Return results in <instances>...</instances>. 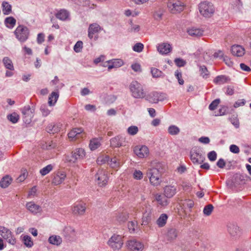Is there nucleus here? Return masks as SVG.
I'll list each match as a JSON object with an SVG mask.
<instances>
[{
    "instance_id": "1",
    "label": "nucleus",
    "mask_w": 251,
    "mask_h": 251,
    "mask_svg": "<svg viewBox=\"0 0 251 251\" xmlns=\"http://www.w3.org/2000/svg\"><path fill=\"white\" fill-rule=\"evenodd\" d=\"M161 164H156L155 166L149 168L146 175L149 178L151 184L154 186H159L161 182Z\"/></svg>"
},
{
    "instance_id": "2",
    "label": "nucleus",
    "mask_w": 251,
    "mask_h": 251,
    "mask_svg": "<svg viewBox=\"0 0 251 251\" xmlns=\"http://www.w3.org/2000/svg\"><path fill=\"white\" fill-rule=\"evenodd\" d=\"M205 153L199 147H193L190 151V159L195 165H200L205 160Z\"/></svg>"
},
{
    "instance_id": "3",
    "label": "nucleus",
    "mask_w": 251,
    "mask_h": 251,
    "mask_svg": "<svg viewBox=\"0 0 251 251\" xmlns=\"http://www.w3.org/2000/svg\"><path fill=\"white\" fill-rule=\"evenodd\" d=\"M129 89L133 97L136 99L144 98L146 95L143 85L137 81L131 82L129 85Z\"/></svg>"
},
{
    "instance_id": "4",
    "label": "nucleus",
    "mask_w": 251,
    "mask_h": 251,
    "mask_svg": "<svg viewBox=\"0 0 251 251\" xmlns=\"http://www.w3.org/2000/svg\"><path fill=\"white\" fill-rule=\"evenodd\" d=\"M16 38L21 43L25 42L30 36V30L25 25H19L14 31Z\"/></svg>"
},
{
    "instance_id": "5",
    "label": "nucleus",
    "mask_w": 251,
    "mask_h": 251,
    "mask_svg": "<svg viewBox=\"0 0 251 251\" xmlns=\"http://www.w3.org/2000/svg\"><path fill=\"white\" fill-rule=\"evenodd\" d=\"M86 155L85 151L82 148H78L72 151L71 156H66L65 160L70 163H75L77 160L83 159Z\"/></svg>"
},
{
    "instance_id": "6",
    "label": "nucleus",
    "mask_w": 251,
    "mask_h": 251,
    "mask_svg": "<svg viewBox=\"0 0 251 251\" xmlns=\"http://www.w3.org/2000/svg\"><path fill=\"white\" fill-rule=\"evenodd\" d=\"M199 11L204 17H209L214 13L215 9L211 3L203 1L199 4Z\"/></svg>"
},
{
    "instance_id": "7",
    "label": "nucleus",
    "mask_w": 251,
    "mask_h": 251,
    "mask_svg": "<svg viewBox=\"0 0 251 251\" xmlns=\"http://www.w3.org/2000/svg\"><path fill=\"white\" fill-rule=\"evenodd\" d=\"M107 244L113 251H118L123 245L122 237L120 235L114 234L108 240Z\"/></svg>"
},
{
    "instance_id": "8",
    "label": "nucleus",
    "mask_w": 251,
    "mask_h": 251,
    "mask_svg": "<svg viewBox=\"0 0 251 251\" xmlns=\"http://www.w3.org/2000/svg\"><path fill=\"white\" fill-rule=\"evenodd\" d=\"M0 235L9 244L12 245L16 244V238L11 230L7 227L0 226Z\"/></svg>"
},
{
    "instance_id": "9",
    "label": "nucleus",
    "mask_w": 251,
    "mask_h": 251,
    "mask_svg": "<svg viewBox=\"0 0 251 251\" xmlns=\"http://www.w3.org/2000/svg\"><path fill=\"white\" fill-rule=\"evenodd\" d=\"M167 6L172 13H175L182 11L184 9L185 5L180 0H170L167 3Z\"/></svg>"
},
{
    "instance_id": "10",
    "label": "nucleus",
    "mask_w": 251,
    "mask_h": 251,
    "mask_svg": "<svg viewBox=\"0 0 251 251\" xmlns=\"http://www.w3.org/2000/svg\"><path fill=\"white\" fill-rule=\"evenodd\" d=\"M126 246L130 251H142L144 248V244L136 239L128 240L126 243Z\"/></svg>"
},
{
    "instance_id": "11",
    "label": "nucleus",
    "mask_w": 251,
    "mask_h": 251,
    "mask_svg": "<svg viewBox=\"0 0 251 251\" xmlns=\"http://www.w3.org/2000/svg\"><path fill=\"white\" fill-rule=\"evenodd\" d=\"M21 111L24 122L27 124L30 123L34 116V109L31 108L29 105H26L21 109Z\"/></svg>"
},
{
    "instance_id": "12",
    "label": "nucleus",
    "mask_w": 251,
    "mask_h": 251,
    "mask_svg": "<svg viewBox=\"0 0 251 251\" xmlns=\"http://www.w3.org/2000/svg\"><path fill=\"white\" fill-rule=\"evenodd\" d=\"M95 177L97 180L98 184L100 186H104L108 182V173L103 169H99L95 176Z\"/></svg>"
},
{
    "instance_id": "13",
    "label": "nucleus",
    "mask_w": 251,
    "mask_h": 251,
    "mask_svg": "<svg viewBox=\"0 0 251 251\" xmlns=\"http://www.w3.org/2000/svg\"><path fill=\"white\" fill-rule=\"evenodd\" d=\"M149 152V148L145 145H137L134 149V153L140 158L147 157Z\"/></svg>"
},
{
    "instance_id": "14",
    "label": "nucleus",
    "mask_w": 251,
    "mask_h": 251,
    "mask_svg": "<svg viewBox=\"0 0 251 251\" xmlns=\"http://www.w3.org/2000/svg\"><path fill=\"white\" fill-rule=\"evenodd\" d=\"M86 203L83 201H78L74 203L72 211L75 215H82L86 211Z\"/></svg>"
},
{
    "instance_id": "15",
    "label": "nucleus",
    "mask_w": 251,
    "mask_h": 251,
    "mask_svg": "<svg viewBox=\"0 0 251 251\" xmlns=\"http://www.w3.org/2000/svg\"><path fill=\"white\" fill-rule=\"evenodd\" d=\"M166 99V95L162 93L154 92L151 93L148 97V100L151 102L156 103L159 101H163Z\"/></svg>"
},
{
    "instance_id": "16",
    "label": "nucleus",
    "mask_w": 251,
    "mask_h": 251,
    "mask_svg": "<svg viewBox=\"0 0 251 251\" xmlns=\"http://www.w3.org/2000/svg\"><path fill=\"white\" fill-rule=\"evenodd\" d=\"M177 192V187L175 185H167L163 188V194L167 198L173 197Z\"/></svg>"
},
{
    "instance_id": "17",
    "label": "nucleus",
    "mask_w": 251,
    "mask_h": 251,
    "mask_svg": "<svg viewBox=\"0 0 251 251\" xmlns=\"http://www.w3.org/2000/svg\"><path fill=\"white\" fill-rule=\"evenodd\" d=\"M110 142L112 148H119L126 145L125 138L120 135L111 138Z\"/></svg>"
},
{
    "instance_id": "18",
    "label": "nucleus",
    "mask_w": 251,
    "mask_h": 251,
    "mask_svg": "<svg viewBox=\"0 0 251 251\" xmlns=\"http://www.w3.org/2000/svg\"><path fill=\"white\" fill-rule=\"evenodd\" d=\"M26 208L33 214H37L42 211V208L40 206L36 204L33 201L28 202L26 203Z\"/></svg>"
},
{
    "instance_id": "19",
    "label": "nucleus",
    "mask_w": 251,
    "mask_h": 251,
    "mask_svg": "<svg viewBox=\"0 0 251 251\" xmlns=\"http://www.w3.org/2000/svg\"><path fill=\"white\" fill-rule=\"evenodd\" d=\"M158 51L162 54H167L172 50L171 45L167 43H162L157 46Z\"/></svg>"
},
{
    "instance_id": "20",
    "label": "nucleus",
    "mask_w": 251,
    "mask_h": 251,
    "mask_svg": "<svg viewBox=\"0 0 251 251\" xmlns=\"http://www.w3.org/2000/svg\"><path fill=\"white\" fill-rule=\"evenodd\" d=\"M122 164L123 162L120 156H115L111 158H109L108 165L111 168L118 169Z\"/></svg>"
},
{
    "instance_id": "21",
    "label": "nucleus",
    "mask_w": 251,
    "mask_h": 251,
    "mask_svg": "<svg viewBox=\"0 0 251 251\" xmlns=\"http://www.w3.org/2000/svg\"><path fill=\"white\" fill-rule=\"evenodd\" d=\"M106 65H104L105 67H107L108 71L111 70L113 68H117L122 66L123 64V61L121 59H113L109 60L105 62Z\"/></svg>"
},
{
    "instance_id": "22",
    "label": "nucleus",
    "mask_w": 251,
    "mask_h": 251,
    "mask_svg": "<svg viewBox=\"0 0 251 251\" xmlns=\"http://www.w3.org/2000/svg\"><path fill=\"white\" fill-rule=\"evenodd\" d=\"M66 177V174L64 172H58L53 178L52 183L55 185L61 184Z\"/></svg>"
},
{
    "instance_id": "23",
    "label": "nucleus",
    "mask_w": 251,
    "mask_h": 251,
    "mask_svg": "<svg viewBox=\"0 0 251 251\" xmlns=\"http://www.w3.org/2000/svg\"><path fill=\"white\" fill-rule=\"evenodd\" d=\"M100 30V26L97 24H92L89 25L88 28V37L90 39L94 37V34L98 33Z\"/></svg>"
},
{
    "instance_id": "24",
    "label": "nucleus",
    "mask_w": 251,
    "mask_h": 251,
    "mask_svg": "<svg viewBox=\"0 0 251 251\" xmlns=\"http://www.w3.org/2000/svg\"><path fill=\"white\" fill-rule=\"evenodd\" d=\"M231 50L233 55L239 57L242 56L245 52L244 48L240 45L232 46Z\"/></svg>"
},
{
    "instance_id": "25",
    "label": "nucleus",
    "mask_w": 251,
    "mask_h": 251,
    "mask_svg": "<svg viewBox=\"0 0 251 251\" xmlns=\"http://www.w3.org/2000/svg\"><path fill=\"white\" fill-rule=\"evenodd\" d=\"M177 236V232L175 228L169 229L166 233L165 238L168 242H172L175 240Z\"/></svg>"
},
{
    "instance_id": "26",
    "label": "nucleus",
    "mask_w": 251,
    "mask_h": 251,
    "mask_svg": "<svg viewBox=\"0 0 251 251\" xmlns=\"http://www.w3.org/2000/svg\"><path fill=\"white\" fill-rule=\"evenodd\" d=\"M230 80V78L225 75H219L213 79V83L216 85H222L228 82Z\"/></svg>"
},
{
    "instance_id": "27",
    "label": "nucleus",
    "mask_w": 251,
    "mask_h": 251,
    "mask_svg": "<svg viewBox=\"0 0 251 251\" xmlns=\"http://www.w3.org/2000/svg\"><path fill=\"white\" fill-rule=\"evenodd\" d=\"M61 125L60 123L51 124L49 125L47 128L46 130L50 133H55L59 132L61 129Z\"/></svg>"
},
{
    "instance_id": "28",
    "label": "nucleus",
    "mask_w": 251,
    "mask_h": 251,
    "mask_svg": "<svg viewBox=\"0 0 251 251\" xmlns=\"http://www.w3.org/2000/svg\"><path fill=\"white\" fill-rule=\"evenodd\" d=\"M48 242L51 245L59 246L62 244V239L60 236L52 235L49 238Z\"/></svg>"
},
{
    "instance_id": "29",
    "label": "nucleus",
    "mask_w": 251,
    "mask_h": 251,
    "mask_svg": "<svg viewBox=\"0 0 251 251\" xmlns=\"http://www.w3.org/2000/svg\"><path fill=\"white\" fill-rule=\"evenodd\" d=\"M228 231L230 235L234 237L239 236L241 231L239 227L236 225H231L228 227Z\"/></svg>"
},
{
    "instance_id": "30",
    "label": "nucleus",
    "mask_w": 251,
    "mask_h": 251,
    "mask_svg": "<svg viewBox=\"0 0 251 251\" xmlns=\"http://www.w3.org/2000/svg\"><path fill=\"white\" fill-rule=\"evenodd\" d=\"M203 30L200 28L192 27L187 29L188 34L192 37H200L203 34Z\"/></svg>"
},
{
    "instance_id": "31",
    "label": "nucleus",
    "mask_w": 251,
    "mask_h": 251,
    "mask_svg": "<svg viewBox=\"0 0 251 251\" xmlns=\"http://www.w3.org/2000/svg\"><path fill=\"white\" fill-rule=\"evenodd\" d=\"M155 199L158 203L162 206H166L169 204V201L165 197L161 194L157 193L154 195Z\"/></svg>"
},
{
    "instance_id": "32",
    "label": "nucleus",
    "mask_w": 251,
    "mask_h": 251,
    "mask_svg": "<svg viewBox=\"0 0 251 251\" xmlns=\"http://www.w3.org/2000/svg\"><path fill=\"white\" fill-rule=\"evenodd\" d=\"M100 138H93L91 139L89 143V148L91 151H94L99 148L101 145Z\"/></svg>"
},
{
    "instance_id": "33",
    "label": "nucleus",
    "mask_w": 251,
    "mask_h": 251,
    "mask_svg": "<svg viewBox=\"0 0 251 251\" xmlns=\"http://www.w3.org/2000/svg\"><path fill=\"white\" fill-rule=\"evenodd\" d=\"M12 177L9 175L3 176L0 181V186L3 188H6L9 186L12 181Z\"/></svg>"
},
{
    "instance_id": "34",
    "label": "nucleus",
    "mask_w": 251,
    "mask_h": 251,
    "mask_svg": "<svg viewBox=\"0 0 251 251\" xmlns=\"http://www.w3.org/2000/svg\"><path fill=\"white\" fill-rule=\"evenodd\" d=\"M59 98L58 92H52L49 97L48 104L50 106H54Z\"/></svg>"
},
{
    "instance_id": "35",
    "label": "nucleus",
    "mask_w": 251,
    "mask_h": 251,
    "mask_svg": "<svg viewBox=\"0 0 251 251\" xmlns=\"http://www.w3.org/2000/svg\"><path fill=\"white\" fill-rule=\"evenodd\" d=\"M64 235L68 238L74 237L75 235V231L71 226H66L63 231Z\"/></svg>"
},
{
    "instance_id": "36",
    "label": "nucleus",
    "mask_w": 251,
    "mask_h": 251,
    "mask_svg": "<svg viewBox=\"0 0 251 251\" xmlns=\"http://www.w3.org/2000/svg\"><path fill=\"white\" fill-rule=\"evenodd\" d=\"M168 217L166 214H162L156 221V224L159 227H162L166 224Z\"/></svg>"
},
{
    "instance_id": "37",
    "label": "nucleus",
    "mask_w": 251,
    "mask_h": 251,
    "mask_svg": "<svg viewBox=\"0 0 251 251\" xmlns=\"http://www.w3.org/2000/svg\"><path fill=\"white\" fill-rule=\"evenodd\" d=\"M83 129L81 128H75L71 130L68 134V137L73 139L75 137L78 138V136L82 133Z\"/></svg>"
},
{
    "instance_id": "38",
    "label": "nucleus",
    "mask_w": 251,
    "mask_h": 251,
    "mask_svg": "<svg viewBox=\"0 0 251 251\" xmlns=\"http://www.w3.org/2000/svg\"><path fill=\"white\" fill-rule=\"evenodd\" d=\"M16 23V20L13 17H7L4 20V24L5 26L10 29L13 28L15 25Z\"/></svg>"
},
{
    "instance_id": "39",
    "label": "nucleus",
    "mask_w": 251,
    "mask_h": 251,
    "mask_svg": "<svg viewBox=\"0 0 251 251\" xmlns=\"http://www.w3.org/2000/svg\"><path fill=\"white\" fill-rule=\"evenodd\" d=\"M56 17L62 21L67 20L69 16V13L68 11L64 9L60 10L56 15Z\"/></svg>"
},
{
    "instance_id": "40",
    "label": "nucleus",
    "mask_w": 251,
    "mask_h": 251,
    "mask_svg": "<svg viewBox=\"0 0 251 251\" xmlns=\"http://www.w3.org/2000/svg\"><path fill=\"white\" fill-rule=\"evenodd\" d=\"M22 237V242L26 247L30 248L33 246V242L30 236L25 235Z\"/></svg>"
},
{
    "instance_id": "41",
    "label": "nucleus",
    "mask_w": 251,
    "mask_h": 251,
    "mask_svg": "<svg viewBox=\"0 0 251 251\" xmlns=\"http://www.w3.org/2000/svg\"><path fill=\"white\" fill-rule=\"evenodd\" d=\"M5 67L10 71L14 70V66L11 60L7 57H5L2 60Z\"/></svg>"
},
{
    "instance_id": "42",
    "label": "nucleus",
    "mask_w": 251,
    "mask_h": 251,
    "mask_svg": "<svg viewBox=\"0 0 251 251\" xmlns=\"http://www.w3.org/2000/svg\"><path fill=\"white\" fill-rule=\"evenodd\" d=\"M2 12L4 15L9 14L12 11V6L7 2L4 1L2 3Z\"/></svg>"
},
{
    "instance_id": "43",
    "label": "nucleus",
    "mask_w": 251,
    "mask_h": 251,
    "mask_svg": "<svg viewBox=\"0 0 251 251\" xmlns=\"http://www.w3.org/2000/svg\"><path fill=\"white\" fill-rule=\"evenodd\" d=\"M7 119L13 124L17 123L20 119L19 115L16 112H13L7 116Z\"/></svg>"
},
{
    "instance_id": "44",
    "label": "nucleus",
    "mask_w": 251,
    "mask_h": 251,
    "mask_svg": "<svg viewBox=\"0 0 251 251\" xmlns=\"http://www.w3.org/2000/svg\"><path fill=\"white\" fill-rule=\"evenodd\" d=\"M168 133L171 135H176L180 132V129L175 125H171L168 128Z\"/></svg>"
},
{
    "instance_id": "45",
    "label": "nucleus",
    "mask_w": 251,
    "mask_h": 251,
    "mask_svg": "<svg viewBox=\"0 0 251 251\" xmlns=\"http://www.w3.org/2000/svg\"><path fill=\"white\" fill-rule=\"evenodd\" d=\"M116 220L119 222H124L128 218V215L126 212H123L122 213H118L116 214Z\"/></svg>"
},
{
    "instance_id": "46",
    "label": "nucleus",
    "mask_w": 251,
    "mask_h": 251,
    "mask_svg": "<svg viewBox=\"0 0 251 251\" xmlns=\"http://www.w3.org/2000/svg\"><path fill=\"white\" fill-rule=\"evenodd\" d=\"M128 228L130 233H134L137 229V222L136 221H130L128 223Z\"/></svg>"
},
{
    "instance_id": "47",
    "label": "nucleus",
    "mask_w": 251,
    "mask_h": 251,
    "mask_svg": "<svg viewBox=\"0 0 251 251\" xmlns=\"http://www.w3.org/2000/svg\"><path fill=\"white\" fill-rule=\"evenodd\" d=\"M53 166L51 164H49L44 167L40 170V173L43 176L49 174L53 169Z\"/></svg>"
},
{
    "instance_id": "48",
    "label": "nucleus",
    "mask_w": 251,
    "mask_h": 251,
    "mask_svg": "<svg viewBox=\"0 0 251 251\" xmlns=\"http://www.w3.org/2000/svg\"><path fill=\"white\" fill-rule=\"evenodd\" d=\"M109 161V156L107 155H105L99 156L97 159V162L99 164H102L105 163H107L108 164Z\"/></svg>"
},
{
    "instance_id": "49",
    "label": "nucleus",
    "mask_w": 251,
    "mask_h": 251,
    "mask_svg": "<svg viewBox=\"0 0 251 251\" xmlns=\"http://www.w3.org/2000/svg\"><path fill=\"white\" fill-rule=\"evenodd\" d=\"M139 131L138 128L137 126H132L128 127L127 129V133L132 136L136 135Z\"/></svg>"
},
{
    "instance_id": "50",
    "label": "nucleus",
    "mask_w": 251,
    "mask_h": 251,
    "mask_svg": "<svg viewBox=\"0 0 251 251\" xmlns=\"http://www.w3.org/2000/svg\"><path fill=\"white\" fill-rule=\"evenodd\" d=\"M213 210V206L212 204L206 205L203 210V214L206 216H209Z\"/></svg>"
},
{
    "instance_id": "51",
    "label": "nucleus",
    "mask_w": 251,
    "mask_h": 251,
    "mask_svg": "<svg viewBox=\"0 0 251 251\" xmlns=\"http://www.w3.org/2000/svg\"><path fill=\"white\" fill-rule=\"evenodd\" d=\"M144 49V45L141 43H136L133 47L132 50L137 52H141Z\"/></svg>"
},
{
    "instance_id": "52",
    "label": "nucleus",
    "mask_w": 251,
    "mask_h": 251,
    "mask_svg": "<svg viewBox=\"0 0 251 251\" xmlns=\"http://www.w3.org/2000/svg\"><path fill=\"white\" fill-rule=\"evenodd\" d=\"M151 73L153 77H159L162 75V72L157 68H151Z\"/></svg>"
},
{
    "instance_id": "53",
    "label": "nucleus",
    "mask_w": 251,
    "mask_h": 251,
    "mask_svg": "<svg viewBox=\"0 0 251 251\" xmlns=\"http://www.w3.org/2000/svg\"><path fill=\"white\" fill-rule=\"evenodd\" d=\"M229 121L236 128H237L239 127V122L237 117L234 115L231 116L229 118Z\"/></svg>"
},
{
    "instance_id": "54",
    "label": "nucleus",
    "mask_w": 251,
    "mask_h": 251,
    "mask_svg": "<svg viewBox=\"0 0 251 251\" xmlns=\"http://www.w3.org/2000/svg\"><path fill=\"white\" fill-rule=\"evenodd\" d=\"M83 47V43L81 41H77L74 47V50L76 52H79L81 51Z\"/></svg>"
},
{
    "instance_id": "55",
    "label": "nucleus",
    "mask_w": 251,
    "mask_h": 251,
    "mask_svg": "<svg viewBox=\"0 0 251 251\" xmlns=\"http://www.w3.org/2000/svg\"><path fill=\"white\" fill-rule=\"evenodd\" d=\"M220 99H216L215 100H214L209 105V109L210 110H215L217 107L218 106V105H219V104L220 103Z\"/></svg>"
},
{
    "instance_id": "56",
    "label": "nucleus",
    "mask_w": 251,
    "mask_h": 251,
    "mask_svg": "<svg viewBox=\"0 0 251 251\" xmlns=\"http://www.w3.org/2000/svg\"><path fill=\"white\" fill-rule=\"evenodd\" d=\"M200 71L203 77H207L208 76V70L205 66H201L200 67Z\"/></svg>"
},
{
    "instance_id": "57",
    "label": "nucleus",
    "mask_w": 251,
    "mask_h": 251,
    "mask_svg": "<svg viewBox=\"0 0 251 251\" xmlns=\"http://www.w3.org/2000/svg\"><path fill=\"white\" fill-rule=\"evenodd\" d=\"M175 76L178 80V83L180 85H182L184 84V80L182 78V74L180 71L179 70H176L175 72Z\"/></svg>"
},
{
    "instance_id": "58",
    "label": "nucleus",
    "mask_w": 251,
    "mask_h": 251,
    "mask_svg": "<svg viewBox=\"0 0 251 251\" xmlns=\"http://www.w3.org/2000/svg\"><path fill=\"white\" fill-rule=\"evenodd\" d=\"M134 179L137 180H141L143 178V175L142 172L140 170H135L133 174Z\"/></svg>"
},
{
    "instance_id": "59",
    "label": "nucleus",
    "mask_w": 251,
    "mask_h": 251,
    "mask_svg": "<svg viewBox=\"0 0 251 251\" xmlns=\"http://www.w3.org/2000/svg\"><path fill=\"white\" fill-rule=\"evenodd\" d=\"M27 176V173L26 171H24L17 178V180L19 182H22L24 181L26 178Z\"/></svg>"
},
{
    "instance_id": "60",
    "label": "nucleus",
    "mask_w": 251,
    "mask_h": 251,
    "mask_svg": "<svg viewBox=\"0 0 251 251\" xmlns=\"http://www.w3.org/2000/svg\"><path fill=\"white\" fill-rule=\"evenodd\" d=\"M40 110L42 112V115L44 117H46L50 113V110L45 106H41Z\"/></svg>"
},
{
    "instance_id": "61",
    "label": "nucleus",
    "mask_w": 251,
    "mask_h": 251,
    "mask_svg": "<svg viewBox=\"0 0 251 251\" xmlns=\"http://www.w3.org/2000/svg\"><path fill=\"white\" fill-rule=\"evenodd\" d=\"M207 157L209 160L214 161L217 158V153L215 151H210L207 154Z\"/></svg>"
},
{
    "instance_id": "62",
    "label": "nucleus",
    "mask_w": 251,
    "mask_h": 251,
    "mask_svg": "<svg viewBox=\"0 0 251 251\" xmlns=\"http://www.w3.org/2000/svg\"><path fill=\"white\" fill-rule=\"evenodd\" d=\"M176 64L178 67H183L186 64V62L182 59L176 58L175 60Z\"/></svg>"
},
{
    "instance_id": "63",
    "label": "nucleus",
    "mask_w": 251,
    "mask_h": 251,
    "mask_svg": "<svg viewBox=\"0 0 251 251\" xmlns=\"http://www.w3.org/2000/svg\"><path fill=\"white\" fill-rule=\"evenodd\" d=\"M230 151L233 153H238L240 152L239 148L235 145H231L229 147Z\"/></svg>"
},
{
    "instance_id": "64",
    "label": "nucleus",
    "mask_w": 251,
    "mask_h": 251,
    "mask_svg": "<svg viewBox=\"0 0 251 251\" xmlns=\"http://www.w3.org/2000/svg\"><path fill=\"white\" fill-rule=\"evenodd\" d=\"M183 205L184 207L186 206L189 208H191L194 206V202L190 200H185Z\"/></svg>"
}]
</instances>
